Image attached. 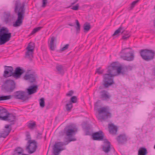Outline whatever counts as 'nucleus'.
<instances>
[{"instance_id":"nucleus-1","label":"nucleus","mask_w":155,"mask_h":155,"mask_svg":"<svg viewBox=\"0 0 155 155\" xmlns=\"http://www.w3.org/2000/svg\"><path fill=\"white\" fill-rule=\"evenodd\" d=\"M122 69V67L119 66L118 63L117 62L112 63L108 67L107 73L103 75V80L102 84L105 88H107L114 84L113 77L120 74L121 72Z\"/></svg>"},{"instance_id":"nucleus-2","label":"nucleus","mask_w":155,"mask_h":155,"mask_svg":"<svg viewBox=\"0 0 155 155\" xmlns=\"http://www.w3.org/2000/svg\"><path fill=\"white\" fill-rule=\"evenodd\" d=\"M11 37V33L9 32L8 29L2 27L0 29V45L5 44L9 41Z\"/></svg>"},{"instance_id":"nucleus-3","label":"nucleus","mask_w":155,"mask_h":155,"mask_svg":"<svg viewBox=\"0 0 155 155\" xmlns=\"http://www.w3.org/2000/svg\"><path fill=\"white\" fill-rule=\"evenodd\" d=\"M98 112L97 117L101 121L104 120L111 116V114L108 107H103L97 110Z\"/></svg>"},{"instance_id":"nucleus-4","label":"nucleus","mask_w":155,"mask_h":155,"mask_svg":"<svg viewBox=\"0 0 155 155\" xmlns=\"http://www.w3.org/2000/svg\"><path fill=\"white\" fill-rule=\"evenodd\" d=\"M140 53L142 58L147 61L153 60L155 55V52L154 51L148 49L141 50Z\"/></svg>"},{"instance_id":"nucleus-5","label":"nucleus","mask_w":155,"mask_h":155,"mask_svg":"<svg viewBox=\"0 0 155 155\" xmlns=\"http://www.w3.org/2000/svg\"><path fill=\"white\" fill-rule=\"evenodd\" d=\"M76 140V139L75 138H69L68 141H66L65 142H59L55 143L53 148L54 155H58L59 152L64 150L62 147L63 146L67 145L70 142Z\"/></svg>"},{"instance_id":"nucleus-6","label":"nucleus","mask_w":155,"mask_h":155,"mask_svg":"<svg viewBox=\"0 0 155 155\" xmlns=\"http://www.w3.org/2000/svg\"><path fill=\"white\" fill-rule=\"evenodd\" d=\"M128 49H131L130 48H126L122 50L120 52V57L123 60L128 61H131L134 60V58L133 51H127Z\"/></svg>"},{"instance_id":"nucleus-7","label":"nucleus","mask_w":155,"mask_h":155,"mask_svg":"<svg viewBox=\"0 0 155 155\" xmlns=\"http://www.w3.org/2000/svg\"><path fill=\"white\" fill-rule=\"evenodd\" d=\"M24 3H21L19 0H16L15 2L14 12L17 14L18 15L20 14V16H24L25 13Z\"/></svg>"},{"instance_id":"nucleus-8","label":"nucleus","mask_w":155,"mask_h":155,"mask_svg":"<svg viewBox=\"0 0 155 155\" xmlns=\"http://www.w3.org/2000/svg\"><path fill=\"white\" fill-rule=\"evenodd\" d=\"M28 145L26 147V149L28 153L31 154L35 152L37 147V143L35 140H29Z\"/></svg>"},{"instance_id":"nucleus-9","label":"nucleus","mask_w":155,"mask_h":155,"mask_svg":"<svg viewBox=\"0 0 155 155\" xmlns=\"http://www.w3.org/2000/svg\"><path fill=\"white\" fill-rule=\"evenodd\" d=\"M15 88V83L13 80H7L5 84V89L7 92H12Z\"/></svg>"},{"instance_id":"nucleus-10","label":"nucleus","mask_w":155,"mask_h":155,"mask_svg":"<svg viewBox=\"0 0 155 155\" xmlns=\"http://www.w3.org/2000/svg\"><path fill=\"white\" fill-rule=\"evenodd\" d=\"M14 96L15 99H19L23 101L27 100L29 98L26 93L21 91L16 92Z\"/></svg>"},{"instance_id":"nucleus-11","label":"nucleus","mask_w":155,"mask_h":155,"mask_svg":"<svg viewBox=\"0 0 155 155\" xmlns=\"http://www.w3.org/2000/svg\"><path fill=\"white\" fill-rule=\"evenodd\" d=\"M34 48V46L33 43L31 42L29 43L28 46L26 48L27 51L26 52L25 57L26 58H31L33 57V54Z\"/></svg>"},{"instance_id":"nucleus-12","label":"nucleus","mask_w":155,"mask_h":155,"mask_svg":"<svg viewBox=\"0 0 155 155\" xmlns=\"http://www.w3.org/2000/svg\"><path fill=\"white\" fill-rule=\"evenodd\" d=\"M0 119L4 120H8L14 124L15 121V116L12 114H8L7 115L2 116H0Z\"/></svg>"},{"instance_id":"nucleus-13","label":"nucleus","mask_w":155,"mask_h":155,"mask_svg":"<svg viewBox=\"0 0 155 155\" xmlns=\"http://www.w3.org/2000/svg\"><path fill=\"white\" fill-rule=\"evenodd\" d=\"M64 133L68 137H71L75 134V130L71 126H67L64 130Z\"/></svg>"},{"instance_id":"nucleus-14","label":"nucleus","mask_w":155,"mask_h":155,"mask_svg":"<svg viewBox=\"0 0 155 155\" xmlns=\"http://www.w3.org/2000/svg\"><path fill=\"white\" fill-rule=\"evenodd\" d=\"M5 69L3 76L5 78H8L12 76H13V68L11 66H5Z\"/></svg>"},{"instance_id":"nucleus-15","label":"nucleus","mask_w":155,"mask_h":155,"mask_svg":"<svg viewBox=\"0 0 155 155\" xmlns=\"http://www.w3.org/2000/svg\"><path fill=\"white\" fill-rule=\"evenodd\" d=\"M104 135L102 131H99L93 134L92 137L94 140H102L103 139Z\"/></svg>"},{"instance_id":"nucleus-16","label":"nucleus","mask_w":155,"mask_h":155,"mask_svg":"<svg viewBox=\"0 0 155 155\" xmlns=\"http://www.w3.org/2000/svg\"><path fill=\"white\" fill-rule=\"evenodd\" d=\"M24 72V70L21 69L20 67H17L16 68L15 72H13V77L15 78H19Z\"/></svg>"},{"instance_id":"nucleus-17","label":"nucleus","mask_w":155,"mask_h":155,"mask_svg":"<svg viewBox=\"0 0 155 155\" xmlns=\"http://www.w3.org/2000/svg\"><path fill=\"white\" fill-rule=\"evenodd\" d=\"M36 75L35 74H26L24 77V79L26 80H28L31 82H33L35 81Z\"/></svg>"},{"instance_id":"nucleus-18","label":"nucleus","mask_w":155,"mask_h":155,"mask_svg":"<svg viewBox=\"0 0 155 155\" xmlns=\"http://www.w3.org/2000/svg\"><path fill=\"white\" fill-rule=\"evenodd\" d=\"M24 17V16H20L19 14L18 15V18L17 20L15 23H13V26L14 27H17L19 26L22 24V20Z\"/></svg>"},{"instance_id":"nucleus-19","label":"nucleus","mask_w":155,"mask_h":155,"mask_svg":"<svg viewBox=\"0 0 155 155\" xmlns=\"http://www.w3.org/2000/svg\"><path fill=\"white\" fill-rule=\"evenodd\" d=\"M117 140L119 143L122 144L126 142L127 137L125 134H123L118 136Z\"/></svg>"},{"instance_id":"nucleus-20","label":"nucleus","mask_w":155,"mask_h":155,"mask_svg":"<svg viewBox=\"0 0 155 155\" xmlns=\"http://www.w3.org/2000/svg\"><path fill=\"white\" fill-rule=\"evenodd\" d=\"M109 132L113 135L116 134L117 131V128L113 124H109L108 125Z\"/></svg>"},{"instance_id":"nucleus-21","label":"nucleus","mask_w":155,"mask_h":155,"mask_svg":"<svg viewBox=\"0 0 155 155\" xmlns=\"http://www.w3.org/2000/svg\"><path fill=\"white\" fill-rule=\"evenodd\" d=\"M101 98L103 100H107L110 98V96L108 92L105 91H101L100 92Z\"/></svg>"},{"instance_id":"nucleus-22","label":"nucleus","mask_w":155,"mask_h":155,"mask_svg":"<svg viewBox=\"0 0 155 155\" xmlns=\"http://www.w3.org/2000/svg\"><path fill=\"white\" fill-rule=\"evenodd\" d=\"M38 86L36 85L31 86L27 89V92L29 95H31L35 93L37 91Z\"/></svg>"},{"instance_id":"nucleus-23","label":"nucleus","mask_w":155,"mask_h":155,"mask_svg":"<svg viewBox=\"0 0 155 155\" xmlns=\"http://www.w3.org/2000/svg\"><path fill=\"white\" fill-rule=\"evenodd\" d=\"M125 32V31L124 28L121 26L117 30L115 31L112 36H118L120 35V33L122 34Z\"/></svg>"},{"instance_id":"nucleus-24","label":"nucleus","mask_w":155,"mask_h":155,"mask_svg":"<svg viewBox=\"0 0 155 155\" xmlns=\"http://www.w3.org/2000/svg\"><path fill=\"white\" fill-rule=\"evenodd\" d=\"M110 143L108 141H106L105 142L104 145L102 149L104 151L105 153H108L110 150Z\"/></svg>"},{"instance_id":"nucleus-25","label":"nucleus","mask_w":155,"mask_h":155,"mask_svg":"<svg viewBox=\"0 0 155 155\" xmlns=\"http://www.w3.org/2000/svg\"><path fill=\"white\" fill-rule=\"evenodd\" d=\"M24 150L21 147H18L15 149L13 155H22Z\"/></svg>"},{"instance_id":"nucleus-26","label":"nucleus","mask_w":155,"mask_h":155,"mask_svg":"<svg viewBox=\"0 0 155 155\" xmlns=\"http://www.w3.org/2000/svg\"><path fill=\"white\" fill-rule=\"evenodd\" d=\"M147 149L144 147H140L138 150V155H147Z\"/></svg>"},{"instance_id":"nucleus-27","label":"nucleus","mask_w":155,"mask_h":155,"mask_svg":"<svg viewBox=\"0 0 155 155\" xmlns=\"http://www.w3.org/2000/svg\"><path fill=\"white\" fill-rule=\"evenodd\" d=\"M54 37H52L51 38V41H50L49 46L50 49L52 51L54 50L55 48L56 47V45L54 43Z\"/></svg>"},{"instance_id":"nucleus-28","label":"nucleus","mask_w":155,"mask_h":155,"mask_svg":"<svg viewBox=\"0 0 155 155\" xmlns=\"http://www.w3.org/2000/svg\"><path fill=\"white\" fill-rule=\"evenodd\" d=\"M84 32H87L91 28V25L89 23H86L83 25Z\"/></svg>"},{"instance_id":"nucleus-29","label":"nucleus","mask_w":155,"mask_h":155,"mask_svg":"<svg viewBox=\"0 0 155 155\" xmlns=\"http://www.w3.org/2000/svg\"><path fill=\"white\" fill-rule=\"evenodd\" d=\"M11 129H8L2 132L1 134V136L3 138H5L8 135L11 131Z\"/></svg>"},{"instance_id":"nucleus-30","label":"nucleus","mask_w":155,"mask_h":155,"mask_svg":"<svg viewBox=\"0 0 155 155\" xmlns=\"http://www.w3.org/2000/svg\"><path fill=\"white\" fill-rule=\"evenodd\" d=\"M36 125V122L35 121H30L28 123V127L31 129H33Z\"/></svg>"},{"instance_id":"nucleus-31","label":"nucleus","mask_w":155,"mask_h":155,"mask_svg":"<svg viewBox=\"0 0 155 155\" xmlns=\"http://www.w3.org/2000/svg\"><path fill=\"white\" fill-rule=\"evenodd\" d=\"M66 103L65 105L66 109L68 111H70L72 107V103L68 101H66Z\"/></svg>"},{"instance_id":"nucleus-32","label":"nucleus","mask_w":155,"mask_h":155,"mask_svg":"<svg viewBox=\"0 0 155 155\" xmlns=\"http://www.w3.org/2000/svg\"><path fill=\"white\" fill-rule=\"evenodd\" d=\"M4 14L5 21L6 23H7L9 21V18L10 16V13L9 12H5Z\"/></svg>"},{"instance_id":"nucleus-33","label":"nucleus","mask_w":155,"mask_h":155,"mask_svg":"<svg viewBox=\"0 0 155 155\" xmlns=\"http://www.w3.org/2000/svg\"><path fill=\"white\" fill-rule=\"evenodd\" d=\"M56 68L59 74H63L64 73L63 66L61 65H59L57 66Z\"/></svg>"},{"instance_id":"nucleus-34","label":"nucleus","mask_w":155,"mask_h":155,"mask_svg":"<svg viewBox=\"0 0 155 155\" xmlns=\"http://www.w3.org/2000/svg\"><path fill=\"white\" fill-rule=\"evenodd\" d=\"M75 21L76 25L75 27L76 29V33L78 34L80 32L81 25L78 20H76Z\"/></svg>"},{"instance_id":"nucleus-35","label":"nucleus","mask_w":155,"mask_h":155,"mask_svg":"<svg viewBox=\"0 0 155 155\" xmlns=\"http://www.w3.org/2000/svg\"><path fill=\"white\" fill-rule=\"evenodd\" d=\"M11 97L12 96L10 95L0 96V101L10 99L11 98Z\"/></svg>"},{"instance_id":"nucleus-36","label":"nucleus","mask_w":155,"mask_h":155,"mask_svg":"<svg viewBox=\"0 0 155 155\" xmlns=\"http://www.w3.org/2000/svg\"><path fill=\"white\" fill-rule=\"evenodd\" d=\"M39 104L41 107H44L45 106V99L44 98H41L39 101Z\"/></svg>"},{"instance_id":"nucleus-37","label":"nucleus","mask_w":155,"mask_h":155,"mask_svg":"<svg viewBox=\"0 0 155 155\" xmlns=\"http://www.w3.org/2000/svg\"><path fill=\"white\" fill-rule=\"evenodd\" d=\"M140 0H136L133 2L131 4V6L129 8V10H131L135 6L136 4Z\"/></svg>"},{"instance_id":"nucleus-38","label":"nucleus","mask_w":155,"mask_h":155,"mask_svg":"<svg viewBox=\"0 0 155 155\" xmlns=\"http://www.w3.org/2000/svg\"><path fill=\"white\" fill-rule=\"evenodd\" d=\"M68 101L72 103H76L77 101V97L75 96H73L71 98L70 101Z\"/></svg>"},{"instance_id":"nucleus-39","label":"nucleus","mask_w":155,"mask_h":155,"mask_svg":"<svg viewBox=\"0 0 155 155\" xmlns=\"http://www.w3.org/2000/svg\"><path fill=\"white\" fill-rule=\"evenodd\" d=\"M41 27H39L34 28L31 33V35H32L35 33H36L38 31H39L41 29Z\"/></svg>"},{"instance_id":"nucleus-40","label":"nucleus","mask_w":155,"mask_h":155,"mask_svg":"<svg viewBox=\"0 0 155 155\" xmlns=\"http://www.w3.org/2000/svg\"><path fill=\"white\" fill-rule=\"evenodd\" d=\"M124 34L122 36V39L124 40H127L130 36V35L129 33H124Z\"/></svg>"},{"instance_id":"nucleus-41","label":"nucleus","mask_w":155,"mask_h":155,"mask_svg":"<svg viewBox=\"0 0 155 155\" xmlns=\"http://www.w3.org/2000/svg\"><path fill=\"white\" fill-rule=\"evenodd\" d=\"M104 72L103 70H101V68H99L96 70L95 74L97 73L99 74H103Z\"/></svg>"},{"instance_id":"nucleus-42","label":"nucleus","mask_w":155,"mask_h":155,"mask_svg":"<svg viewBox=\"0 0 155 155\" xmlns=\"http://www.w3.org/2000/svg\"><path fill=\"white\" fill-rule=\"evenodd\" d=\"M7 112V110L5 109L2 107H0V116H2L1 114L3 113H6Z\"/></svg>"},{"instance_id":"nucleus-43","label":"nucleus","mask_w":155,"mask_h":155,"mask_svg":"<svg viewBox=\"0 0 155 155\" xmlns=\"http://www.w3.org/2000/svg\"><path fill=\"white\" fill-rule=\"evenodd\" d=\"M79 6L78 4H77L76 5L73 6L71 9L77 11L78 9Z\"/></svg>"},{"instance_id":"nucleus-44","label":"nucleus","mask_w":155,"mask_h":155,"mask_svg":"<svg viewBox=\"0 0 155 155\" xmlns=\"http://www.w3.org/2000/svg\"><path fill=\"white\" fill-rule=\"evenodd\" d=\"M69 46V44L66 45L63 47L61 48V51H63L66 50V49H68Z\"/></svg>"},{"instance_id":"nucleus-45","label":"nucleus","mask_w":155,"mask_h":155,"mask_svg":"<svg viewBox=\"0 0 155 155\" xmlns=\"http://www.w3.org/2000/svg\"><path fill=\"white\" fill-rule=\"evenodd\" d=\"M73 93L72 91H70L66 94V95L67 96H71L73 95Z\"/></svg>"},{"instance_id":"nucleus-46","label":"nucleus","mask_w":155,"mask_h":155,"mask_svg":"<svg viewBox=\"0 0 155 155\" xmlns=\"http://www.w3.org/2000/svg\"><path fill=\"white\" fill-rule=\"evenodd\" d=\"M43 5L42 7H44L45 6L47 2V0H43Z\"/></svg>"},{"instance_id":"nucleus-47","label":"nucleus","mask_w":155,"mask_h":155,"mask_svg":"<svg viewBox=\"0 0 155 155\" xmlns=\"http://www.w3.org/2000/svg\"><path fill=\"white\" fill-rule=\"evenodd\" d=\"M9 125H6L5 126V127L7 129H9Z\"/></svg>"},{"instance_id":"nucleus-48","label":"nucleus","mask_w":155,"mask_h":155,"mask_svg":"<svg viewBox=\"0 0 155 155\" xmlns=\"http://www.w3.org/2000/svg\"><path fill=\"white\" fill-rule=\"evenodd\" d=\"M97 103L95 105L94 109H96L97 108Z\"/></svg>"},{"instance_id":"nucleus-49","label":"nucleus","mask_w":155,"mask_h":155,"mask_svg":"<svg viewBox=\"0 0 155 155\" xmlns=\"http://www.w3.org/2000/svg\"><path fill=\"white\" fill-rule=\"evenodd\" d=\"M69 26H74V25H73L72 24H68Z\"/></svg>"},{"instance_id":"nucleus-50","label":"nucleus","mask_w":155,"mask_h":155,"mask_svg":"<svg viewBox=\"0 0 155 155\" xmlns=\"http://www.w3.org/2000/svg\"><path fill=\"white\" fill-rule=\"evenodd\" d=\"M74 3H71V5H74Z\"/></svg>"},{"instance_id":"nucleus-51","label":"nucleus","mask_w":155,"mask_h":155,"mask_svg":"<svg viewBox=\"0 0 155 155\" xmlns=\"http://www.w3.org/2000/svg\"><path fill=\"white\" fill-rule=\"evenodd\" d=\"M154 148L155 149V145L154 146Z\"/></svg>"},{"instance_id":"nucleus-52","label":"nucleus","mask_w":155,"mask_h":155,"mask_svg":"<svg viewBox=\"0 0 155 155\" xmlns=\"http://www.w3.org/2000/svg\"><path fill=\"white\" fill-rule=\"evenodd\" d=\"M154 74H155V70H154Z\"/></svg>"}]
</instances>
